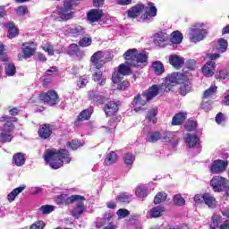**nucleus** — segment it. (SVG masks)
Segmentation results:
<instances>
[{
	"label": "nucleus",
	"instance_id": "nucleus-1",
	"mask_svg": "<svg viewBox=\"0 0 229 229\" xmlns=\"http://www.w3.org/2000/svg\"><path fill=\"white\" fill-rule=\"evenodd\" d=\"M44 159L49 164L52 169H60L64 165V162L65 164L71 162V157H69V151L67 149H47Z\"/></svg>",
	"mask_w": 229,
	"mask_h": 229
},
{
	"label": "nucleus",
	"instance_id": "nucleus-2",
	"mask_svg": "<svg viewBox=\"0 0 229 229\" xmlns=\"http://www.w3.org/2000/svg\"><path fill=\"white\" fill-rule=\"evenodd\" d=\"M15 117H10L8 115H4L0 118V142L6 144V142H12L13 140V130L15 126Z\"/></svg>",
	"mask_w": 229,
	"mask_h": 229
},
{
	"label": "nucleus",
	"instance_id": "nucleus-3",
	"mask_svg": "<svg viewBox=\"0 0 229 229\" xmlns=\"http://www.w3.org/2000/svg\"><path fill=\"white\" fill-rule=\"evenodd\" d=\"M158 92H160V86L153 85L148 89V90L144 91L141 95L134 97V110L136 112L146 110L148 101H151L153 98H157V96H158Z\"/></svg>",
	"mask_w": 229,
	"mask_h": 229
},
{
	"label": "nucleus",
	"instance_id": "nucleus-4",
	"mask_svg": "<svg viewBox=\"0 0 229 229\" xmlns=\"http://www.w3.org/2000/svg\"><path fill=\"white\" fill-rule=\"evenodd\" d=\"M123 58L131 67L142 69L148 64V55L145 52L139 53L136 48L127 50L123 54Z\"/></svg>",
	"mask_w": 229,
	"mask_h": 229
},
{
	"label": "nucleus",
	"instance_id": "nucleus-5",
	"mask_svg": "<svg viewBox=\"0 0 229 229\" xmlns=\"http://www.w3.org/2000/svg\"><path fill=\"white\" fill-rule=\"evenodd\" d=\"M72 6L64 1L62 7H57L51 14L54 21H69L74 17V11Z\"/></svg>",
	"mask_w": 229,
	"mask_h": 229
},
{
	"label": "nucleus",
	"instance_id": "nucleus-6",
	"mask_svg": "<svg viewBox=\"0 0 229 229\" xmlns=\"http://www.w3.org/2000/svg\"><path fill=\"white\" fill-rule=\"evenodd\" d=\"M77 201L76 207L72 211V216L75 217V219H80V216L85 212L86 208L83 204L85 201V197L81 195H72L71 197L66 199V203L71 204Z\"/></svg>",
	"mask_w": 229,
	"mask_h": 229
},
{
	"label": "nucleus",
	"instance_id": "nucleus-7",
	"mask_svg": "<svg viewBox=\"0 0 229 229\" xmlns=\"http://www.w3.org/2000/svg\"><path fill=\"white\" fill-rule=\"evenodd\" d=\"M135 66L130 65L127 62L121 64L118 66L117 72H114L112 75L113 83H120V81L124 78V76H128L131 74V68Z\"/></svg>",
	"mask_w": 229,
	"mask_h": 229
},
{
	"label": "nucleus",
	"instance_id": "nucleus-8",
	"mask_svg": "<svg viewBox=\"0 0 229 229\" xmlns=\"http://www.w3.org/2000/svg\"><path fill=\"white\" fill-rule=\"evenodd\" d=\"M90 62L93 67H96V69H101V67H103L106 62H110V53L98 51L93 54L90 58Z\"/></svg>",
	"mask_w": 229,
	"mask_h": 229
},
{
	"label": "nucleus",
	"instance_id": "nucleus-9",
	"mask_svg": "<svg viewBox=\"0 0 229 229\" xmlns=\"http://www.w3.org/2000/svg\"><path fill=\"white\" fill-rule=\"evenodd\" d=\"M207 37V30L203 29V24L197 23L190 28V39L191 42H201Z\"/></svg>",
	"mask_w": 229,
	"mask_h": 229
},
{
	"label": "nucleus",
	"instance_id": "nucleus-10",
	"mask_svg": "<svg viewBox=\"0 0 229 229\" xmlns=\"http://www.w3.org/2000/svg\"><path fill=\"white\" fill-rule=\"evenodd\" d=\"M210 185L215 192H222L223 191H225L227 196H229L228 180H226V178L215 176L210 181Z\"/></svg>",
	"mask_w": 229,
	"mask_h": 229
},
{
	"label": "nucleus",
	"instance_id": "nucleus-11",
	"mask_svg": "<svg viewBox=\"0 0 229 229\" xmlns=\"http://www.w3.org/2000/svg\"><path fill=\"white\" fill-rule=\"evenodd\" d=\"M39 99L53 106V105H56L58 103V93L55 90H49L47 93H41L39 95Z\"/></svg>",
	"mask_w": 229,
	"mask_h": 229
},
{
	"label": "nucleus",
	"instance_id": "nucleus-12",
	"mask_svg": "<svg viewBox=\"0 0 229 229\" xmlns=\"http://www.w3.org/2000/svg\"><path fill=\"white\" fill-rule=\"evenodd\" d=\"M99 19H102V21H108L110 15L103 13V11L99 9H92L88 13V21L89 22H98Z\"/></svg>",
	"mask_w": 229,
	"mask_h": 229
},
{
	"label": "nucleus",
	"instance_id": "nucleus-13",
	"mask_svg": "<svg viewBox=\"0 0 229 229\" xmlns=\"http://www.w3.org/2000/svg\"><path fill=\"white\" fill-rule=\"evenodd\" d=\"M143 10L145 13L141 16V19L145 21V22H151L153 17H157V7L155 4L148 3L146 6H144Z\"/></svg>",
	"mask_w": 229,
	"mask_h": 229
},
{
	"label": "nucleus",
	"instance_id": "nucleus-14",
	"mask_svg": "<svg viewBox=\"0 0 229 229\" xmlns=\"http://www.w3.org/2000/svg\"><path fill=\"white\" fill-rule=\"evenodd\" d=\"M21 49L23 53V58L28 60L30 56H33L37 53V43L35 42H26L21 45Z\"/></svg>",
	"mask_w": 229,
	"mask_h": 229
},
{
	"label": "nucleus",
	"instance_id": "nucleus-15",
	"mask_svg": "<svg viewBox=\"0 0 229 229\" xmlns=\"http://www.w3.org/2000/svg\"><path fill=\"white\" fill-rule=\"evenodd\" d=\"M154 44L158 47H165L169 42V35L165 32L159 31L153 36Z\"/></svg>",
	"mask_w": 229,
	"mask_h": 229
},
{
	"label": "nucleus",
	"instance_id": "nucleus-16",
	"mask_svg": "<svg viewBox=\"0 0 229 229\" xmlns=\"http://www.w3.org/2000/svg\"><path fill=\"white\" fill-rule=\"evenodd\" d=\"M227 165L228 164L225 161H223L221 159L215 160L209 167L210 173H212L213 174H219V173L226 171Z\"/></svg>",
	"mask_w": 229,
	"mask_h": 229
},
{
	"label": "nucleus",
	"instance_id": "nucleus-17",
	"mask_svg": "<svg viewBox=\"0 0 229 229\" xmlns=\"http://www.w3.org/2000/svg\"><path fill=\"white\" fill-rule=\"evenodd\" d=\"M161 141L176 146L178 144V136H176V132L165 131L161 134Z\"/></svg>",
	"mask_w": 229,
	"mask_h": 229
},
{
	"label": "nucleus",
	"instance_id": "nucleus-18",
	"mask_svg": "<svg viewBox=\"0 0 229 229\" xmlns=\"http://www.w3.org/2000/svg\"><path fill=\"white\" fill-rule=\"evenodd\" d=\"M216 72V62L208 61L202 67V73L206 78H212V75Z\"/></svg>",
	"mask_w": 229,
	"mask_h": 229
},
{
	"label": "nucleus",
	"instance_id": "nucleus-19",
	"mask_svg": "<svg viewBox=\"0 0 229 229\" xmlns=\"http://www.w3.org/2000/svg\"><path fill=\"white\" fill-rule=\"evenodd\" d=\"M38 133L40 139H49L51 137V134L53 133V128L50 124H42L40 125Z\"/></svg>",
	"mask_w": 229,
	"mask_h": 229
},
{
	"label": "nucleus",
	"instance_id": "nucleus-20",
	"mask_svg": "<svg viewBox=\"0 0 229 229\" xmlns=\"http://www.w3.org/2000/svg\"><path fill=\"white\" fill-rule=\"evenodd\" d=\"M182 77L183 75L182 73L174 72L165 78V85L168 87V90H171V89H173L171 83H180Z\"/></svg>",
	"mask_w": 229,
	"mask_h": 229
},
{
	"label": "nucleus",
	"instance_id": "nucleus-21",
	"mask_svg": "<svg viewBox=\"0 0 229 229\" xmlns=\"http://www.w3.org/2000/svg\"><path fill=\"white\" fill-rule=\"evenodd\" d=\"M169 64L174 67V69H180L183 64H185V60L183 57L178 55H172L168 57Z\"/></svg>",
	"mask_w": 229,
	"mask_h": 229
},
{
	"label": "nucleus",
	"instance_id": "nucleus-22",
	"mask_svg": "<svg viewBox=\"0 0 229 229\" xmlns=\"http://www.w3.org/2000/svg\"><path fill=\"white\" fill-rule=\"evenodd\" d=\"M119 110V106L115 101H109L106 104L104 107V112L106 115L109 116L114 115Z\"/></svg>",
	"mask_w": 229,
	"mask_h": 229
},
{
	"label": "nucleus",
	"instance_id": "nucleus-23",
	"mask_svg": "<svg viewBox=\"0 0 229 229\" xmlns=\"http://www.w3.org/2000/svg\"><path fill=\"white\" fill-rule=\"evenodd\" d=\"M142 10H144V4H138L134 5L133 7H131L128 11L127 15L131 19H135V18L139 17V15H140V13H142Z\"/></svg>",
	"mask_w": 229,
	"mask_h": 229
},
{
	"label": "nucleus",
	"instance_id": "nucleus-24",
	"mask_svg": "<svg viewBox=\"0 0 229 229\" xmlns=\"http://www.w3.org/2000/svg\"><path fill=\"white\" fill-rule=\"evenodd\" d=\"M157 114H158V109L157 108L150 109L148 112L146 119L144 121L145 124H148V126H151V124H157Z\"/></svg>",
	"mask_w": 229,
	"mask_h": 229
},
{
	"label": "nucleus",
	"instance_id": "nucleus-25",
	"mask_svg": "<svg viewBox=\"0 0 229 229\" xmlns=\"http://www.w3.org/2000/svg\"><path fill=\"white\" fill-rule=\"evenodd\" d=\"M184 140L188 148H196V146L199 144V138H198V136L195 134H187Z\"/></svg>",
	"mask_w": 229,
	"mask_h": 229
},
{
	"label": "nucleus",
	"instance_id": "nucleus-26",
	"mask_svg": "<svg viewBox=\"0 0 229 229\" xmlns=\"http://www.w3.org/2000/svg\"><path fill=\"white\" fill-rule=\"evenodd\" d=\"M26 189V185L20 186L18 188L13 189L8 195L7 200L9 203H13V201Z\"/></svg>",
	"mask_w": 229,
	"mask_h": 229
},
{
	"label": "nucleus",
	"instance_id": "nucleus-27",
	"mask_svg": "<svg viewBox=\"0 0 229 229\" xmlns=\"http://www.w3.org/2000/svg\"><path fill=\"white\" fill-rule=\"evenodd\" d=\"M69 33L71 37H80L85 35V29L80 25H74L69 29Z\"/></svg>",
	"mask_w": 229,
	"mask_h": 229
},
{
	"label": "nucleus",
	"instance_id": "nucleus-28",
	"mask_svg": "<svg viewBox=\"0 0 229 229\" xmlns=\"http://www.w3.org/2000/svg\"><path fill=\"white\" fill-rule=\"evenodd\" d=\"M204 203L208 205L209 208H216L217 207V200L210 193L204 194Z\"/></svg>",
	"mask_w": 229,
	"mask_h": 229
},
{
	"label": "nucleus",
	"instance_id": "nucleus-29",
	"mask_svg": "<svg viewBox=\"0 0 229 229\" xmlns=\"http://www.w3.org/2000/svg\"><path fill=\"white\" fill-rule=\"evenodd\" d=\"M152 71L157 76H161V74H164V72L165 71L164 68V64H162L160 61L153 62Z\"/></svg>",
	"mask_w": 229,
	"mask_h": 229
},
{
	"label": "nucleus",
	"instance_id": "nucleus-30",
	"mask_svg": "<svg viewBox=\"0 0 229 229\" xmlns=\"http://www.w3.org/2000/svg\"><path fill=\"white\" fill-rule=\"evenodd\" d=\"M185 117H187V113L185 112H180L176 114L172 120V124L174 126H180L183 121H185Z\"/></svg>",
	"mask_w": 229,
	"mask_h": 229
},
{
	"label": "nucleus",
	"instance_id": "nucleus-31",
	"mask_svg": "<svg viewBox=\"0 0 229 229\" xmlns=\"http://www.w3.org/2000/svg\"><path fill=\"white\" fill-rule=\"evenodd\" d=\"M165 212V208L161 206H157L155 208H152L149 210V216L150 217H160L163 216Z\"/></svg>",
	"mask_w": 229,
	"mask_h": 229
},
{
	"label": "nucleus",
	"instance_id": "nucleus-32",
	"mask_svg": "<svg viewBox=\"0 0 229 229\" xmlns=\"http://www.w3.org/2000/svg\"><path fill=\"white\" fill-rule=\"evenodd\" d=\"M93 81H96L98 85H105L106 83V76L103 74V72H97L93 74Z\"/></svg>",
	"mask_w": 229,
	"mask_h": 229
},
{
	"label": "nucleus",
	"instance_id": "nucleus-33",
	"mask_svg": "<svg viewBox=\"0 0 229 229\" xmlns=\"http://www.w3.org/2000/svg\"><path fill=\"white\" fill-rule=\"evenodd\" d=\"M162 134L158 131H149L147 134L146 140L148 142H157V140H161Z\"/></svg>",
	"mask_w": 229,
	"mask_h": 229
},
{
	"label": "nucleus",
	"instance_id": "nucleus-34",
	"mask_svg": "<svg viewBox=\"0 0 229 229\" xmlns=\"http://www.w3.org/2000/svg\"><path fill=\"white\" fill-rule=\"evenodd\" d=\"M117 162V154L114 151H111L106 155V159L104 161L105 165H112V164H115Z\"/></svg>",
	"mask_w": 229,
	"mask_h": 229
},
{
	"label": "nucleus",
	"instance_id": "nucleus-35",
	"mask_svg": "<svg viewBox=\"0 0 229 229\" xmlns=\"http://www.w3.org/2000/svg\"><path fill=\"white\" fill-rule=\"evenodd\" d=\"M170 40L172 44H182V41L183 40V35L178 30L174 31L171 34Z\"/></svg>",
	"mask_w": 229,
	"mask_h": 229
},
{
	"label": "nucleus",
	"instance_id": "nucleus-36",
	"mask_svg": "<svg viewBox=\"0 0 229 229\" xmlns=\"http://www.w3.org/2000/svg\"><path fill=\"white\" fill-rule=\"evenodd\" d=\"M25 162H26V158H24V154L16 153L13 155V164H15V165H17L18 167L24 165Z\"/></svg>",
	"mask_w": 229,
	"mask_h": 229
},
{
	"label": "nucleus",
	"instance_id": "nucleus-37",
	"mask_svg": "<svg viewBox=\"0 0 229 229\" xmlns=\"http://www.w3.org/2000/svg\"><path fill=\"white\" fill-rule=\"evenodd\" d=\"M228 48V42L225 39V38H220L217 41V45H216V51L218 53H225V51H226V49Z\"/></svg>",
	"mask_w": 229,
	"mask_h": 229
},
{
	"label": "nucleus",
	"instance_id": "nucleus-38",
	"mask_svg": "<svg viewBox=\"0 0 229 229\" xmlns=\"http://www.w3.org/2000/svg\"><path fill=\"white\" fill-rule=\"evenodd\" d=\"M92 112H94V109L92 108L83 110L78 116L79 121H87L90 119Z\"/></svg>",
	"mask_w": 229,
	"mask_h": 229
},
{
	"label": "nucleus",
	"instance_id": "nucleus-39",
	"mask_svg": "<svg viewBox=\"0 0 229 229\" xmlns=\"http://www.w3.org/2000/svg\"><path fill=\"white\" fill-rule=\"evenodd\" d=\"M6 26L7 28H9L8 38H15V37L19 35V30H17V28H15V26H13V23L12 22H8Z\"/></svg>",
	"mask_w": 229,
	"mask_h": 229
},
{
	"label": "nucleus",
	"instance_id": "nucleus-40",
	"mask_svg": "<svg viewBox=\"0 0 229 229\" xmlns=\"http://www.w3.org/2000/svg\"><path fill=\"white\" fill-rule=\"evenodd\" d=\"M42 49L43 51H46V53H47L50 56H53L55 55V49L53 47V45L49 44L47 41L43 42Z\"/></svg>",
	"mask_w": 229,
	"mask_h": 229
},
{
	"label": "nucleus",
	"instance_id": "nucleus-41",
	"mask_svg": "<svg viewBox=\"0 0 229 229\" xmlns=\"http://www.w3.org/2000/svg\"><path fill=\"white\" fill-rule=\"evenodd\" d=\"M167 199V194L165 192H159L156 195L154 199L155 205H158L160 203H163V201H165Z\"/></svg>",
	"mask_w": 229,
	"mask_h": 229
},
{
	"label": "nucleus",
	"instance_id": "nucleus-42",
	"mask_svg": "<svg viewBox=\"0 0 229 229\" xmlns=\"http://www.w3.org/2000/svg\"><path fill=\"white\" fill-rule=\"evenodd\" d=\"M67 146L71 148V149L76 150L78 148H81L83 146V143L78 140H72V141H69L67 143Z\"/></svg>",
	"mask_w": 229,
	"mask_h": 229
},
{
	"label": "nucleus",
	"instance_id": "nucleus-43",
	"mask_svg": "<svg viewBox=\"0 0 229 229\" xmlns=\"http://www.w3.org/2000/svg\"><path fill=\"white\" fill-rule=\"evenodd\" d=\"M131 199V195L128 193H121L117 197V200L121 203H130V200Z\"/></svg>",
	"mask_w": 229,
	"mask_h": 229
},
{
	"label": "nucleus",
	"instance_id": "nucleus-44",
	"mask_svg": "<svg viewBox=\"0 0 229 229\" xmlns=\"http://www.w3.org/2000/svg\"><path fill=\"white\" fill-rule=\"evenodd\" d=\"M92 44V38H87L84 37L82 38L80 41H79V46H81V47H89V46H91Z\"/></svg>",
	"mask_w": 229,
	"mask_h": 229
},
{
	"label": "nucleus",
	"instance_id": "nucleus-45",
	"mask_svg": "<svg viewBox=\"0 0 229 229\" xmlns=\"http://www.w3.org/2000/svg\"><path fill=\"white\" fill-rule=\"evenodd\" d=\"M15 72H16L15 64H10L7 65V67H5V74L7 76H14Z\"/></svg>",
	"mask_w": 229,
	"mask_h": 229
},
{
	"label": "nucleus",
	"instance_id": "nucleus-46",
	"mask_svg": "<svg viewBox=\"0 0 229 229\" xmlns=\"http://www.w3.org/2000/svg\"><path fill=\"white\" fill-rule=\"evenodd\" d=\"M124 163L127 164V165H131L133 162H135V156L131 153H127L124 155Z\"/></svg>",
	"mask_w": 229,
	"mask_h": 229
},
{
	"label": "nucleus",
	"instance_id": "nucleus-47",
	"mask_svg": "<svg viewBox=\"0 0 229 229\" xmlns=\"http://www.w3.org/2000/svg\"><path fill=\"white\" fill-rule=\"evenodd\" d=\"M136 196H138V198H146V196H148V189L138 187L136 189Z\"/></svg>",
	"mask_w": 229,
	"mask_h": 229
},
{
	"label": "nucleus",
	"instance_id": "nucleus-48",
	"mask_svg": "<svg viewBox=\"0 0 229 229\" xmlns=\"http://www.w3.org/2000/svg\"><path fill=\"white\" fill-rule=\"evenodd\" d=\"M89 98L91 99V101H99L101 99V95H99V92L91 90L89 92Z\"/></svg>",
	"mask_w": 229,
	"mask_h": 229
},
{
	"label": "nucleus",
	"instance_id": "nucleus-49",
	"mask_svg": "<svg viewBox=\"0 0 229 229\" xmlns=\"http://www.w3.org/2000/svg\"><path fill=\"white\" fill-rule=\"evenodd\" d=\"M216 90H217V87L216 85H211L210 88L204 92V98L206 99L207 98H210V96H213Z\"/></svg>",
	"mask_w": 229,
	"mask_h": 229
},
{
	"label": "nucleus",
	"instance_id": "nucleus-50",
	"mask_svg": "<svg viewBox=\"0 0 229 229\" xmlns=\"http://www.w3.org/2000/svg\"><path fill=\"white\" fill-rule=\"evenodd\" d=\"M80 49L77 44H71L68 47V55L74 56V54Z\"/></svg>",
	"mask_w": 229,
	"mask_h": 229
},
{
	"label": "nucleus",
	"instance_id": "nucleus-51",
	"mask_svg": "<svg viewBox=\"0 0 229 229\" xmlns=\"http://www.w3.org/2000/svg\"><path fill=\"white\" fill-rule=\"evenodd\" d=\"M174 203L179 207H182V205H185V199H182V195H175L174 197Z\"/></svg>",
	"mask_w": 229,
	"mask_h": 229
},
{
	"label": "nucleus",
	"instance_id": "nucleus-52",
	"mask_svg": "<svg viewBox=\"0 0 229 229\" xmlns=\"http://www.w3.org/2000/svg\"><path fill=\"white\" fill-rule=\"evenodd\" d=\"M119 219H123L124 217H128V216H130V211H128V209H123L120 208L117 212H116Z\"/></svg>",
	"mask_w": 229,
	"mask_h": 229
},
{
	"label": "nucleus",
	"instance_id": "nucleus-53",
	"mask_svg": "<svg viewBox=\"0 0 229 229\" xmlns=\"http://www.w3.org/2000/svg\"><path fill=\"white\" fill-rule=\"evenodd\" d=\"M15 12L17 15H19L20 17H22V15H26V13H28V7L19 6L15 9Z\"/></svg>",
	"mask_w": 229,
	"mask_h": 229
},
{
	"label": "nucleus",
	"instance_id": "nucleus-54",
	"mask_svg": "<svg viewBox=\"0 0 229 229\" xmlns=\"http://www.w3.org/2000/svg\"><path fill=\"white\" fill-rule=\"evenodd\" d=\"M87 83H89V77L84 75L80 78L77 85H78V87H80V89H83V87H85V85H87Z\"/></svg>",
	"mask_w": 229,
	"mask_h": 229
},
{
	"label": "nucleus",
	"instance_id": "nucleus-55",
	"mask_svg": "<svg viewBox=\"0 0 229 229\" xmlns=\"http://www.w3.org/2000/svg\"><path fill=\"white\" fill-rule=\"evenodd\" d=\"M190 91H191V87L189 86V84H183L180 88L181 96H187V94H189Z\"/></svg>",
	"mask_w": 229,
	"mask_h": 229
},
{
	"label": "nucleus",
	"instance_id": "nucleus-56",
	"mask_svg": "<svg viewBox=\"0 0 229 229\" xmlns=\"http://www.w3.org/2000/svg\"><path fill=\"white\" fill-rule=\"evenodd\" d=\"M53 210H55V207L49 205H45L40 208L42 214H51Z\"/></svg>",
	"mask_w": 229,
	"mask_h": 229
},
{
	"label": "nucleus",
	"instance_id": "nucleus-57",
	"mask_svg": "<svg viewBox=\"0 0 229 229\" xmlns=\"http://www.w3.org/2000/svg\"><path fill=\"white\" fill-rule=\"evenodd\" d=\"M212 225L214 228H216V226H219V223H221V216L215 214L212 216Z\"/></svg>",
	"mask_w": 229,
	"mask_h": 229
},
{
	"label": "nucleus",
	"instance_id": "nucleus-58",
	"mask_svg": "<svg viewBox=\"0 0 229 229\" xmlns=\"http://www.w3.org/2000/svg\"><path fill=\"white\" fill-rule=\"evenodd\" d=\"M216 80H226L228 78V71L223 70L216 74Z\"/></svg>",
	"mask_w": 229,
	"mask_h": 229
},
{
	"label": "nucleus",
	"instance_id": "nucleus-59",
	"mask_svg": "<svg viewBox=\"0 0 229 229\" xmlns=\"http://www.w3.org/2000/svg\"><path fill=\"white\" fill-rule=\"evenodd\" d=\"M0 60L2 62H8V55L4 54V45L0 44Z\"/></svg>",
	"mask_w": 229,
	"mask_h": 229
},
{
	"label": "nucleus",
	"instance_id": "nucleus-60",
	"mask_svg": "<svg viewBox=\"0 0 229 229\" xmlns=\"http://www.w3.org/2000/svg\"><path fill=\"white\" fill-rule=\"evenodd\" d=\"M44 226H46V224L44 223V221H38L32 224L30 229H44Z\"/></svg>",
	"mask_w": 229,
	"mask_h": 229
},
{
	"label": "nucleus",
	"instance_id": "nucleus-61",
	"mask_svg": "<svg viewBox=\"0 0 229 229\" xmlns=\"http://www.w3.org/2000/svg\"><path fill=\"white\" fill-rule=\"evenodd\" d=\"M128 87H130V81H123V82L118 84L117 89H118V90H126V89H128Z\"/></svg>",
	"mask_w": 229,
	"mask_h": 229
},
{
	"label": "nucleus",
	"instance_id": "nucleus-62",
	"mask_svg": "<svg viewBox=\"0 0 229 229\" xmlns=\"http://www.w3.org/2000/svg\"><path fill=\"white\" fill-rule=\"evenodd\" d=\"M194 201H195V203H198V204L205 202V194H203V195H201V194L195 195Z\"/></svg>",
	"mask_w": 229,
	"mask_h": 229
},
{
	"label": "nucleus",
	"instance_id": "nucleus-63",
	"mask_svg": "<svg viewBox=\"0 0 229 229\" xmlns=\"http://www.w3.org/2000/svg\"><path fill=\"white\" fill-rule=\"evenodd\" d=\"M195 128H196V122L194 121L188 122V123L186 124L187 131H192V130H194Z\"/></svg>",
	"mask_w": 229,
	"mask_h": 229
},
{
	"label": "nucleus",
	"instance_id": "nucleus-64",
	"mask_svg": "<svg viewBox=\"0 0 229 229\" xmlns=\"http://www.w3.org/2000/svg\"><path fill=\"white\" fill-rule=\"evenodd\" d=\"M56 67H52L46 72L47 76H55L56 74Z\"/></svg>",
	"mask_w": 229,
	"mask_h": 229
}]
</instances>
